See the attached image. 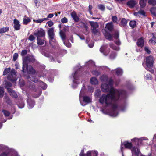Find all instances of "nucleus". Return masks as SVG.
I'll list each match as a JSON object with an SVG mask.
<instances>
[{
  "label": "nucleus",
  "mask_w": 156,
  "mask_h": 156,
  "mask_svg": "<svg viewBox=\"0 0 156 156\" xmlns=\"http://www.w3.org/2000/svg\"><path fill=\"white\" fill-rule=\"evenodd\" d=\"M90 23L92 28H97L98 27V24L97 22L91 21L90 22Z\"/></svg>",
  "instance_id": "obj_36"
},
{
  "label": "nucleus",
  "mask_w": 156,
  "mask_h": 156,
  "mask_svg": "<svg viewBox=\"0 0 156 156\" xmlns=\"http://www.w3.org/2000/svg\"><path fill=\"white\" fill-rule=\"evenodd\" d=\"M4 90L3 88L1 87H0V98L3 97L4 95Z\"/></svg>",
  "instance_id": "obj_50"
},
{
  "label": "nucleus",
  "mask_w": 156,
  "mask_h": 156,
  "mask_svg": "<svg viewBox=\"0 0 156 156\" xmlns=\"http://www.w3.org/2000/svg\"><path fill=\"white\" fill-rule=\"evenodd\" d=\"M48 20V18H41L37 20H33V21L37 23H41L44 21H47Z\"/></svg>",
  "instance_id": "obj_31"
},
{
  "label": "nucleus",
  "mask_w": 156,
  "mask_h": 156,
  "mask_svg": "<svg viewBox=\"0 0 156 156\" xmlns=\"http://www.w3.org/2000/svg\"><path fill=\"white\" fill-rule=\"evenodd\" d=\"M17 105L19 108H22L24 106V104L23 101H21L20 102L17 104Z\"/></svg>",
  "instance_id": "obj_42"
},
{
  "label": "nucleus",
  "mask_w": 156,
  "mask_h": 156,
  "mask_svg": "<svg viewBox=\"0 0 156 156\" xmlns=\"http://www.w3.org/2000/svg\"><path fill=\"white\" fill-rule=\"evenodd\" d=\"M4 100L6 103L10 105L11 103V101L8 96L5 95L4 97Z\"/></svg>",
  "instance_id": "obj_37"
},
{
  "label": "nucleus",
  "mask_w": 156,
  "mask_h": 156,
  "mask_svg": "<svg viewBox=\"0 0 156 156\" xmlns=\"http://www.w3.org/2000/svg\"><path fill=\"white\" fill-rule=\"evenodd\" d=\"M30 80L35 83L37 82L38 85L41 87L43 90L46 89L47 87V85L46 84L42 81H38L37 78H34V77H31Z\"/></svg>",
  "instance_id": "obj_11"
},
{
  "label": "nucleus",
  "mask_w": 156,
  "mask_h": 156,
  "mask_svg": "<svg viewBox=\"0 0 156 156\" xmlns=\"http://www.w3.org/2000/svg\"><path fill=\"white\" fill-rule=\"evenodd\" d=\"M10 71V68L5 69L4 71L3 72V75H5Z\"/></svg>",
  "instance_id": "obj_46"
},
{
  "label": "nucleus",
  "mask_w": 156,
  "mask_h": 156,
  "mask_svg": "<svg viewBox=\"0 0 156 156\" xmlns=\"http://www.w3.org/2000/svg\"><path fill=\"white\" fill-rule=\"evenodd\" d=\"M25 70H27L28 72L30 74H32L31 76H29L28 77V79H30V80L31 77H34V78H36L34 76V74L35 73V71L32 66H29L28 64L26 65L24 67V72H25Z\"/></svg>",
  "instance_id": "obj_6"
},
{
  "label": "nucleus",
  "mask_w": 156,
  "mask_h": 156,
  "mask_svg": "<svg viewBox=\"0 0 156 156\" xmlns=\"http://www.w3.org/2000/svg\"><path fill=\"white\" fill-rule=\"evenodd\" d=\"M34 39V37L32 35H30L28 38L29 40L31 41H33Z\"/></svg>",
  "instance_id": "obj_64"
},
{
  "label": "nucleus",
  "mask_w": 156,
  "mask_h": 156,
  "mask_svg": "<svg viewBox=\"0 0 156 156\" xmlns=\"http://www.w3.org/2000/svg\"><path fill=\"white\" fill-rule=\"evenodd\" d=\"M151 41H152L151 42L152 43H156V36L153 35L152 39Z\"/></svg>",
  "instance_id": "obj_61"
},
{
  "label": "nucleus",
  "mask_w": 156,
  "mask_h": 156,
  "mask_svg": "<svg viewBox=\"0 0 156 156\" xmlns=\"http://www.w3.org/2000/svg\"><path fill=\"white\" fill-rule=\"evenodd\" d=\"M92 154L94 156H97L98 153L97 151H89L87 153V156H91Z\"/></svg>",
  "instance_id": "obj_27"
},
{
  "label": "nucleus",
  "mask_w": 156,
  "mask_h": 156,
  "mask_svg": "<svg viewBox=\"0 0 156 156\" xmlns=\"http://www.w3.org/2000/svg\"><path fill=\"white\" fill-rule=\"evenodd\" d=\"M110 47L113 50H115L116 51H119V48L118 46H115L113 44H110Z\"/></svg>",
  "instance_id": "obj_39"
},
{
  "label": "nucleus",
  "mask_w": 156,
  "mask_h": 156,
  "mask_svg": "<svg viewBox=\"0 0 156 156\" xmlns=\"http://www.w3.org/2000/svg\"><path fill=\"white\" fill-rule=\"evenodd\" d=\"M105 27L106 29L109 31H112L114 28V26L112 22H111L107 23Z\"/></svg>",
  "instance_id": "obj_24"
},
{
  "label": "nucleus",
  "mask_w": 156,
  "mask_h": 156,
  "mask_svg": "<svg viewBox=\"0 0 156 156\" xmlns=\"http://www.w3.org/2000/svg\"><path fill=\"white\" fill-rule=\"evenodd\" d=\"M8 150H9V149L7 146L2 144H0V151H7Z\"/></svg>",
  "instance_id": "obj_34"
},
{
  "label": "nucleus",
  "mask_w": 156,
  "mask_h": 156,
  "mask_svg": "<svg viewBox=\"0 0 156 156\" xmlns=\"http://www.w3.org/2000/svg\"><path fill=\"white\" fill-rule=\"evenodd\" d=\"M147 0H140L139 4L140 7L141 8H143L145 7Z\"/></svg>",
  "instance_id": "obj_32"
},
{
  "label": "nucleus",
  "mask_w": 156,
  "mask_h": 156,
  "mask_svg": "<svg viewBox=\"0 0 156 156\" xmlns=\"http://www.w3.org/2000/svg\"><path fill=\"white\" fill-rule=\"evenodd\" d=\"M116 53L115 52H112L110 55V58L111 59H114L116 56Z\"/></svg>",
  "instance_id": "obj_49"
},
{
  "label": "nucleus",
  "mask_w": 156,
  "mask_h": 156,
  "mask_svg": "<svg viewBox=\"0 0 156 156\" xmlns=\"http://www.w3.org/2000/svg\"><path fill=\"white\" fill-rule=\"evenodd\" d=\"M85 86L83 85L80 92L79 96V100L81 105L85 106L91 101V98L87 96H83L85 93Z\"/></svg>",
  "instance_id": "obj_2"
},
{
  "label": "nucleus",
  "mask_w": 156,
  "mask_h": 156,
  "mask_svg": "<svg viewBox=\"0 0 156 156\" xmlns=\"http://www.w3.org/2000/svg\"><path fill=\"white\" fill-rule=\"evenodd\" d=\"M9 150H8L7 151L2 153L0 155V156H7Z\"/></svg>",
  "instance_id": "obj_56"
},
{
  "label": "nucleus",
  "mask_w": 156,
  "mask_h": 156,
  "mask_svg": "<svg viewBox=\"0 0 156 156\" xmlns=\"http://www.w3.org/2000/svg\"><path fill=\"white\" fill-rule=\"evenodd\" d=\"M136 4V2L134 0H131L129 1L127 3V5L130 8L133 7Z\"/></svg>",
  "instance_id": "obj_23"
},
{
  "label": "nucleus",
  "mask_w": 156,
  "mask_h": 156,
  "mask_svg": "<svg viewBox=\"0 0 156 156\" xmlns=\"http://www.w3.org/2000/svg\"><path fill=\"white\" fill-rule=\"evenodd\" d=\"M100 90H97L95 92V95L96 96L98 97L100 95Z\"/></svg>",
  "instance_id": "obj_59"
},
{
  "label": "nucleus",
  "mask_w": 156,
  "mask_h": 156,
  "mask_svg": "<svg viewBox=\"0 0 156 156\" xmlns=\"http://www.w3.org/2000/svg\"><path fill=\"white\" fill-rule=\"evenodd\" d=\"M27 84L30 88L32 89L36 92L37 91L38 92V94L37 95V96H34V98H37L41 95L42 92L38 88L37 89L35 88V86L33 83L29 81L27 82Z\"/></svg>",
  "instance_id": "obj_8"
},
{
  "label": "nucleus",
  "mask_w": 156,
  "mask_h": 156,
  "mask_svg": "<svg viewBox=\"0 0 156 156\" xmlns=\"http://www.w3.org/2000/svg\"><path fill=\"white\" fill-rule=\"evenodd\" d=\"M31 21L30 19L27 16H25L23 18V23L25 25L27 24Z\"/></svg>",
  "instance_id": "obj_28"
},
{
  "label": "nucleus",
  "mask_w": 156,
  "mask_h": 156,
  "mask_svg": "<svg viewBox=\"0 0 156 156\" xmlns=\"http://www.w3.org/2000/svg\"><path fill=\"white\" fill-rule=\"evenodd\" d=\"M113 37L115 39H118L119 33L118 31H115L113 35Z\"/></svg>",
  "instance_id": "obj_51"
},
{
  "label": "nucleus",
  "mask_w": 156,
  "mask_h": 156,
  "mask_svg": "<svg viewBox=\"0 0 156 156\" xmlns=\"http://www.w3.org/2000/svg\"><path fill=\"white\" fill-rule=\"evenodd\" d=\"M27 53V50H22L21 52V55L23 57L24 56L26 55Z\"/></svg>",
  "instance_id": "obj_60"
},
{
  "label": "nucleus",
  "mask_w": 156,
  "mask_h": 156,
  "mask_svg": "<svg viewBox=\"0 0 156 156\" xmlns=\"http://www.w3.org/2000/svg\"><path fill=\"white\" fill-rule=\"evenodd\" d=\"M121 24L123 26H126L127 23V21L125 18H123L122 19L121 21Z\"/></svg>",
  "instance_id": "obj_44"
},
{
  "label": "nucleus",
  "mask_w": 156,
  "mask_h": 156,
  "mask_svg": "<svg viewBox=\"0 0 156 156\" xmlns=\"http://www.w3.org/2000/svg\"><path fill=\"white\" fill-rule=\"evenodd\" d=\"M100 51L104 55L107 56L110 52V49L107 48V45H103L100 48Z\"/></svg>",
  "instance_id": "obj_13"
},
{
  "label": "nucleus",
  "mask_w": 156,
  "mask_h": 156,
  "mask_svg": "<svg viewBox=\"0 0 156 156\" xmlns=\"http://www.w3.org/2000/svg\"><path fill=\"white\" fill-rule=\"evenodd\" d=\"M112 20L113 22H117V18L116 16H112Z\"/></svg>",
  "instance_id": "obj_58"
},
{
  "label": "nucleus",
  "mask_w": 156,
  "mask_h": 156,
  "mask_svg": "<svg viewBox=\"0 0 156 156\" xmlns=\"http://www.w3.org/2000/svg\"><path fill=\"white\" fill-rule=\"evenodd\" d=\"M35 58L34 57L33 55H28L26 57L23 58L22 71L24 72L25 66L27 64H28V62H33Z\"/></svg>",
  "instance_id": "obj_4"
},
{
  "label": "nucleus",
  "mask_w": 156,
  "mask_h": 156,
  "mask_svg": "<svg viewBox=\"0 0 156 156\" xmlns=\"http://www.w3.org/2000/svg\"><path fill=\"white\" fill-rule=\"evenodd\" d=\"M16 73L14 69L12 70L7 76V79L12 82H15L17 80Z\"/></svg>",
  "instance_id": "obj_10"
},
{
  "label": "nucleus",
  "mask_w": 156,
  "mask_h": 156,
  "mask_svg": "<svg viewBox=\"0 0 156 156\" xmlns=\"http://www.w3.org/2000/svg\"><path fill=\"white\" fill-rule=\"evenodd\" d=\"M14 27L16 30H18L20 29V24L19 20L15 19L13 21Z\"/></svg>",
  "instance_id": "obj_16"
},
{
  "label": "nucleus",
  "mask_w": 156,
  "mask_h": 156,
  "mask_svg": "<svg viewBox=\"0 0 156 156\" xmlns=\"http://www.w3.org/2000/svg\"><path fill=\"white\" fill-rule=\"evenodd\" d=\"M147 138L146 137H143L140 139L137 138H134L132 139V141L133 142H135L136 144L137 145H139L140 143H141L143 140H147Z\"/></svg>",
  "instance_id": "obj_17"
},
{
  "label": "nucleus",
  "mask_w": 156,
  "mask_h": 156,
  "mask_svg": "<svg viewBox=\"0 0 156 156\" xmlns=\"http://www.w3.org/2000/svg\"><path fill=\"white\" fill-rule=\"evenodd\" d=\"M99 66V68H98L97 69H96V68H95V69H96V70L95 69V70H94L91 71V72H92V73L93 74V75H94L96 76H98L99 75H100V73L99 71L97 70L98 69H99L100 68H101L102 69H106V68L108 69V68L107 67H106L105 66Z\"/></svg>",
  "instance_id": "obj_18"
},
{
  "label": "nucleus",
  "mask_w": 156,
  "mask_h": 156,
  "mask_svg": "<svg viewBox=\"0 0 156 156\" xmlns=\"http://www.w3.org/2000/svg\"><path fill=\"white\" fill-rule=\"evenodd\" d=\"M101 80L105 82L101 86V88L104 92L109 91L107 94H104L99 99V102L102 104H105L106 105H110L111 110L110 115L112 116L116 117L118 115V105L119 101L122 99L125 98L127 96V94L125 91L122 89H116L112 86L113 82H115L117 85L119 80L115 79L113 80L112 79H108L106 75H102L100 77Z\"/></svg>",
  "instance_id": "obj_1"
},
{
  "label": "nucleus",
  "mask_w": 156,
  "mask_h": 156,
  "mask_svg": "<svg viewBox=\"0 0 156 156\" xmlns=\"http://www.w3.org/2000/svg\"><path fill=\"white\" fill-rule=\"evenodd\" d=\"M85 66L88 68H96V69L99 68V66H96L95 65L94 62L92 60H90L88 62H86Z\"/></svg>",
  "instance_id": "obj_14"
},
{
  "label": "nucleus",
  "mask_w": 156,
  "mask_h": 156,
  "mask_svg": "<svg viewBox=\"0 0 156 156\" xmlns=\"http://www.w3.org/2000/svg\"><path fill=\"white\" fill-rule=\"evenodd\" d=\"M64 44V45L68 48H69L71 47V44L70 43H69L68 41H63Z\"/></svg>",
  "instance_id": "obj_54"
},
{
  "label": "nucleus",
  "mask_w": 156,
  "mask_h": 156,
  "mask_svg": "<svg viewBox=\"0 0 156 156\" xmlns=\"http://www.w3.org/2000/svg\"><path fill=\"white\" fill-rule=\"evenodd\" d=\"M72 76L73 78L72 87L73 88H75L77 87L78 84L79 83L78 81L79 80L78 72L77 71H76L74 73H72Z\"/></svg>",
  "instance_id": "obj_5"
},
{
  "label": "nucleus",
  "mask_w": 156,
  "mask_h": 156,
  "mask_svg": "<svg viewBox=\"0 0 156 156\" xmlns=\"http://www.w3.org/2000/svg\"><path fill=\"white\" fill-rule=\"evenodd\" d=\"M98 8L101 11H104L105 9L104 5L102 4H99L98 5Z\"/></svg>",
  "instance_id": "obj_48"
},
{
  "label": "nucleus",
  "mask_w": 156,
  "mask_h": 156,
  "mask_svg": "<svg viewBox=\"0 0 156 156\" xmlns=\"http://www.w3.org/2000/svg\"><path fill=\"white\" fill-rule=\"evenodd\" d=\"M90 83L94 85H97L98 84V80L95 77H92L91 78L90 80Z\"/></svg>",
  "instance_id": "obj_25"
},
{
  "label": "nucleus",
  "mask_w": 156,
  "mask_h": 156,
  "mask_svg": "<svg viewBox=\"0 0 156 156\" xmlns=\"http://www.w3.org/2000/svg\"><path fill=\"white\" fill-rule=\"evenodd\" d=\"M153 59L152 57L149 56L146 58V67L145 68L147 70H148L149 69L151 68L153 63Z\"/></svg>",
  "instance_id": "obj_12"
},
{
  "label": "nucleus",
  "mask_w": 156,
  "mask_h": 156,
  "mask_svg": "<svg viewBox=\"0 0 156 156\" xmlns=\"http://www.w3.org/2000/svg\"><path fill=\"white\" fill-rule=\"evenodd\" d=\"M88 91L89 92L92 93L94 91V88L90 85L88 86Z\"/></svg>",
  "instance_id": "obj_53"
},
{
  "label": "nucleus",
  "mask_w": 156,
  "mask_h": 156,
  "mask_svg": "<svg viewBox=\"0 0 156 156\" xmlns=\"http://www.w3.org/2000/svg\"><path fill=\"white\" fill-rule=\"evenodd\" d=\"M81 23L83 24V25L84 27V28L85 31V32H84V33L86 34H87L88 33V27L85 23Z\"/></svg>",
  "instance_id": "obj_40"
},
{
  "label": "nucleus",
  "mask_w": 156,
  "mask_h": 156,
  "mask_svg": "<svg viewBox=\"0 0 156 156\" xmlns=\"http://www.w3.org/2000/svg\"><path fill=\"white\" fill-rule=\"evenodd\" d=\"M47 23L49 27H51L53 24V22L51 21H48Z\"/></svg>",
  "instance_id": "obj_63"
},
{
  "label": "nucleus",
  "mask_w": 156,
  "mask_h": 156,
  "mask_svg": "<svg viewBox=\"0 0 156 156\" xmlns=\"http://www.w3.org/2000/svg\"><path fill=\"white\" fill-rule=\"evenodd\" d=\"M115 71L116 74L118 76L121 75L123 73L122 69L120 68H118L116 69Z\"/></svg>",
  "instance_id": "obj_30"
},
{
  "label": "nucleus",
  "mask_w": 156,
  "mask_h": 156,
  "mask_svg": "<svg viewBox=\"0 0 156 156\" xmlns=\"http://www.w3.org/2000/svg\"><path fill=\"white\" fill-rule=\"evenodd\" d=\"M2 112L6 117L9 116L10 115V113L7 110H3Z\"/></svg>",
  "instance_id": "obj_52"
},
{
  "label": "nucleus",
  "mask_w": 156,
  "mask_h": 156,
  "mask_svg": "<svg viewBox=\"0 0 156 156\" xmlns=\"http://www.w3.org/2000/svg\"><path fill=\"white\" fill-rule=\"evenodd\" d=\"M5 87L6 88L8 89V88H10L12 86V84L11 83L9 82L6 81L5 83Z\"/></svg>",
  "instance_id": "obj_47"
},
{
  "label": "nucleus",
  "mask_w": 156,
  "mask_h": 156,
  "mask_svg": "<svg viewBox=\"0 0 156 156\" xmlns=\"http://www.w3.org/2000/svg\"><path fill=\"white\" fill-rule=\"evenodd\" d=\"M42 54L44 56L49 58H50V61L51 62H56V60L55 58H56L57 57L55 55L54 53L52 52L49 53L47 51L43 52Z\"/></svg>",
  "instance_id": "obj_7"
},
{
  "label": "nucleus",
  "mask_w": 156,
  "mask_h": 156,
  "mask_svg": "<svg viewBox=\"0 0 156 156\" xmlns=\"http://www.w3.org/2000/svg\"><path fill=\"white\" fill-rule=\"evenodd\" d=\"M48 34L50 44L53 46V45L56 44V41L54 33V28L52 27L49 29L48 31Z\"/></svg>",
  "instance_id": "obj_3"
},
{
  "label": "nucleus",
  "mask_w": 156,
  "mask_h": 156,
  "mask_svg": "<svg viewBox=\"0 0 156 156\" xmlns=\"http://www.w3.org/2000/svg\"><path fill=\"white\" fill-rule=\"evenodd\" d=\"M72 17L76 22H78L79 21V18L77 16L75 12L73 11L71 13Z\"/></svg>",
  "instance_id": "obj_22"
},
{
  "label": "nucleus",
  "mask_w": 156,
  "mask_h": 156,
  "mask_svg": "<svg viewBox=\"0 0 156 156\" xmlns=\"http://www.w3.org/2000/svg\"><path fill=\"white\" fill-rule=\"evenodd\" d=\"M8 91L9 94L13 98H16L17 97V95L16 93L10 88H8Z\"/></svg>",
  "instance_id": "obj_21"
},
{
  "label": "nucleus",
  "mask_w": 156,
  "mask_h": 156,
  "mask_svg": "<svg viewBox=\"0 0 156 156\" xmlns=\"http://www.w3.org/2000/svg\"><path fill=\"white\" fill-rule=\"evenodd\" d=\"M61 21L62 23H65L67 22L68 20L66 18L64 17V18L61 19Z\"/></svg>",
  "instance_id": "obj_55"
},
{
  "label": "nucleus",
  "mask_w": 156,
  "mask_h": 156,
  "mask_svg": "<svg viewBox=\"0 0 156 156\" xmlns=\"http://www.w3.org/2000/svg\"><path fill=\"white\" fill-rule=\"evenodd\" d=\"M144 41L142 38H140L138 39L137 42V44L138 46L142 47L144 46Z\"/></svg>",
  "instance_id": "obj_26"
},
{
  "label": "nucleus",
  "mask_w": 156,
  "mask_h": 156,
  "mask_svg": "<svg viewBox=\"0 0 156 156\" xmlns=\"http://www.w3.org/2000/svg\"><path fill=\"white\" fill-rule=\"evenodd\" d=\"M60 34L61 38L63 40V41H64V40L66 39V35L65 33L62 31H60Z\"/></svg>",
  "instance_id": "obj_43"
},
{
  "label": "nucleus",
  "mask_w": 156,
  "mask_h": 156,
  "mask_svg": "<svg viewBox=\"0 0 156 156\" xmlns=\"http://www.w3.org/2000/svg\"><path fill=\"white\" fill-rule=\"evenodd\" d=\"M34 35L37 38L44 37L45 35L44 30L41 28L38 29L34 33Z\"/></svg>",
  "instance_id": "obj_9"
},
{
  "label": "nucleus",
  "mask_w": 156,
  "mask_h": 156,
  "mask_svg": "<svg viewBox=\"0 0 156 156\" xmlns=\"http://www.w3.org/2000/svg\"><path fill=\"white\" fill-rule=\"evenodd\" d=\"M18 57V54L17 53H14L13 55V60L14 61H16Z\"/></svg>",
  "instance_id": "obj_57"
},
{
  "label": "nucleus",
  "mask_w": 156,
  "mask_h": 156,
  "mask_svg": "<svg viewBox=\"0 0 156 156\" xmlns=\"http://www.w3.org/2000/svg\"><path fill=\"white\" fill-rule=\"evenodd\" d=\"M123 145L126 148H127L128 149H132V144L131 143L129 142H128L126 141H125L122 144H121V151L122 152V149L123 147H122V145Z\"/></svg>",
  "instance_id": "obj_15"
},
{
  "label": "nucleus",
  "mask_w": 156,
  "mask_h": 156,
  "mask_svg": "<svg viewBox=\"0 0 156 156\" xmlns=\"http://www.w3.org/2000/svg\"><path fill=\"white\" fill-rule=\"evenodd\" d=\"M97 28H93L92 29V32L94 34H96L98 32V30Z\"/></svg>",
  "instance_id": "obj_62"
},
{
  "label": "nucleus",
  "mask_w": 156,
  "mask_h": 156,
  "mask_svg": "<svg viewBox=\"0 0 156 156\" xmlns=\"http://www.w3.org/2000/svg\"><path fill=\"white\" fill-rule=\"evenodd\" d=\"M127 107V104L126 103H125L124 104L122 105L120 107V110L122 112H124L126 110Z\"/></svg>",
  "instance_id": "obj_35"
},
{
  "label": "nucleus",
  "mask_w": 156,
  "mask_h": 156,
  "mask_svg": "<svg viewBox=\"0 0 156 156\" xmlns=\"http://www.w3.org/2000/svg\"><path fill=\"white\" fill-rule=\"evenodd\" d=\"M44 40L40 38V37L37 38V43L38 45H42L44 44Z\"/></svg>",
  "instance_id": "obj_33"
},
{
  "label": "nucleus",
  "mask_w": 156,
  "mask_h": 156,
  "mask_svg": "<svg viewBox=\"0 0 156 156\" xmlns=\"http://www.w3.org/2000/svg\"><path fill=\"white\" fill-rule=\"evenodd\" d=\"M131 151L133 155H135L136 156L139 155L140 150L137 147H133L131 149Z\"/></svg>",
  "instance_id": "obj_20"
},
{
  "label": "nucleus",
  "mask_w": 156,
  "mask_h": 156,
  "mask_svg": "<svg viewBox=\"0 0 156 156\" xmlns=\"http://www.w3.org/2000/svg\"><path fill=\"white\" fill-rule=\"evenodd\" d=\"M148 3L152 5L155 6L156 5V0H148Z\"/></svg>",
  "instance_id": "obj_41"
},
{
  "label": "nucleus",
  "mask_w": 156,
  "mask_h": 156,
  "mask_svg": "<svg viewBox=\"0 0 156 156\" xmlns=\"http://www.w3.org/2000/svg\"><path fill=\"white\" fill-rule=\"evenodd\" d=\"M130 26L133 28L135 27L136 24V22L135 21H131L130 22Z\"/></svg>",
  "instance_id": "obj_45"
},
{
  "label": "nucleus",
  "mask_w": 156,
  "mask_h": 156,
  "mask_svg": "<svg viewBox=\"0 0 156 156\" xmlns=\"http://www.w3.org/2000/svg\"><path fill=\"white\" fill-rule=\"evenodd\" d=\"M27 102L28 105V108L30 109L32 108L35 105L34 101L29 98H28L27 100Z\"/></svg>",
  "instance_id": "obj_19"
},
{
  "label": "nucleus",
  "mask_w": 156,
  "mask_h": 156,
  "mask_svg": "<svg viewBox=\"0 0 156 156\" xmlns=\"http://www.w3.org/2000/svg\"><path fill=\"white\" fill-rule=\"evenodd\" d=\"M9 27H5L0 28V34L5 33L9 31Z\"/></svg>",
  "instance_id": "obj_38"
},
{
  "label": "nucleus",
  "mask_w": 156,
  "mask_h": 156,
  "mask_svg": "<svg viewBox=\"0 0 156 156\" xmlns=\"http://www.w3.org/2000/svg\"><path fill=\"white\" fill-rule=\"evenodd\" d=\"M104 35L106 38L108 40L110 41L113 40V37L110 33L106 32L105 34Z\"/></svg>",
  "instance_id": "obj_29"
}]
</instances>
